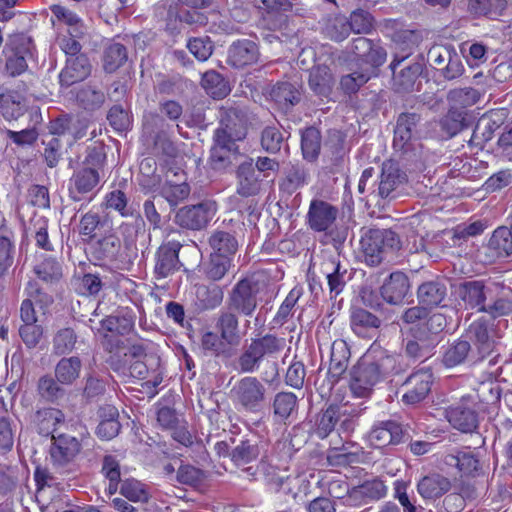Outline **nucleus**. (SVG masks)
<instances>
[{"mask_svg":"<svg viewBox=\"0 0 512 512\" xmlns=\"http://www.w3.org/2000/svg\"><path fill=\"white\" fill-rule=\"evenodd\" d=\"M308 181L307 170L299 164L291 165L285 171V177L280 183L281 190L292 194Z\"/></svg>","mask_w":512,"mask_h":512,"instance_id":"obj_57","label":"nucleus"},{"mask_svg":"<svg viewBox=\"0 0 512 512\" xmlns=\"http://www.w3.org/2000/svg\"><path fill=\"white\" fill-rule=\"evenodd\" d=\"M76 99L85 110L95 111L104 104L106 96L101 89L88 84L77 92Z\"/></svg>","mask_w":512,"mask_h":512,"instance_id":"obj_55","label":"nucleus"},{"mask_svg":"<svg viewBox=\"0 0 512 512\" xmlns=\"http://www.w3.org/2000/svg\"><path fill=\"white\" fill-rule=\"evenodd\" d=\"M499 287L495 290L486 305L485 312L491 318L496 319L512 314V288L504 284L494 282Z\"/></svg>","mask_w":512,"mask_h":512,"instance_id":"obj_36","label":"nucleus"},{"mask_svg":"<svg viewBox=\"0 0 512 512\" xmlns=\"http://www.w3.org/2000/svg\"><path fill=\"white\" fill-rule=\"evenodd\" d=\"M231 263L232 258L211 253L210 260L204 268L206 277L213 281L222 279L230 269Z\"/></svg>","mask_w":512,"mask_h":512,"instance_id":"obj_64","label":"nucleus"},{"mask_svg":"<svg viewBox=\"0 0 512 512\" xmlns=\"http://www.w3.org/2000/svg\"><path fill=\"white\" fill-rule=\"evenodd\" d=\"M129 217L131 220L122 222L119 227L126 249L134 247L138 237L143 236L146 231L145 221L138 211Z\"/></svg>","mask_w":512,"mask_h":512,"instance_id":"obj_48","label":"nucleus"},{"mask_svg":"<svg viewBox=\"0 0 512 512\" xmlns=\"http://www.w3.org/2000/svg\"><path fill=\"white\" fill-rule=\"evenodd\" d=\"M179 249L178 243H168L159 247L154 267L157 279L166 278L180 268Z\"/></svg>","mask_w":512,"mask_h":512,"instance_id":"obj_32","label":"nucleus"},{"mask_svg":"<svg viewBox=\"0 0 512 512\" xmlns=\"http://www.w3.org/2000/svg\"><path fill=\"white\" fill-rule=\"evenodd\" d=\"M146 356L144 346L135 344L130 346L122 356L119 354L111 355L108 363L113 371L123 376L142 380L148 374V367L144 362Z\"/></svg>","mask_w":512,"mask_h":512,"instance_id":"obj_6","label":"nucleus"},{"mask_svg":"<svg viewBox=\"0 0 512 512\" xmlns=\"http://www.w3.org/2000/svg\"><path fill=\"white\" fill-rule=\"evenodd\" d=\"M488 249L499 258H506L512 255V234L507 226L496 228L489 241Z\"/></svg>","mask_w":512,"mask_h":512,"instance_id":"obj_46","label":"nucleus"},{"mask_svg":"<svg viewBox=\"0 0 512 512\" xmlns=\"http://www.w3.org/2000/svg\"><path fill=\"white\" fill-rule=\"evenodd\" d=\"M91 258L99 265H113L123 262V244L114 228L89 244Z\"/></svg>","mask_w":512,"mask_h":512,"instance_id":"obj_11","label":"nucleus"},{"mask_svg":"<svg viewBox=\"0 0 512 512\" xmlns=\"http://www.w3.org/2000/svg\"><path fill=\"white\" fill-rule=\"evenodd\" d=\"M284 345L285 340L273 334L252 338L235 360V369L240 373L252 374L259 370L265 359L273 358L280 353Z\"/></svg>","mask_w":512,"mask_h":512,"instance_id":"obj_2","label":"nucleus"},{"mask_svg":"<svg viewBox=\"0 0 512 512\" xmlns=\"http://www.w3.org/2000/svg\"><path fill=\"white\" fill-rule=\"evenodd\" d=\"M52 441L50 455L53 466L60 472H65L67 471L65 468L80 452V442L77 438L66 434H53Z\"/></svg>","mask_w":512,"mask_h":512,"instance_id":"obj_19","label":"nucleus"},{"mask_svg":"<svg viewBox=\"0 0 512 512\" xmlns=\"http://www.w3.org/2000/svg\"><path fill=\"white\" fill-rule=\"evenodd\" d=\"M35 421L38 426L39 434L43 436H51L53 438V434L57 435L58 426L63 424L65 421V416L63 412L56 408H44L38 410L35 416Z\"/></svg>","mask_w":512,"mask_h":512,"instance_id":"obj_45","label":"nucleus"},{"mask_svg":"<svg viewBox=\"0 0 512 512\" xmlns=\"http://www.w3.org/2000/svg\"><path fill=\"white\" fill-rule=\"evenodd\" d=\"M387 58L386 50L378 44L372 43L371 49H368L363 56H360L355 62L360 70L372 75L376 68L383 65Z\"/></svg>","mask_w":512,"mask_h":512,"instance_id":"obj_53","label":"nucleus"},{"mask_svg":"<svg viewBox=\"0 0 512 512\" xmlns=\"http://www.w3.org/2000/svg\"><path fill=\"white\" fill-rule=\"evenodd\" d=\"M422 116L416 112H403L396 120L393 147L402 154L415 150V142L419 138Z\"/></svg>","mask_w":512,"mask_h":512,"instance_id":"obj_8","label":"nucleus"},{"mask_svg":"<svg viewBox=\"0 0 512 512\" xmlns=\"http://www.w3.org/2000/svg\"><path fill=\"white\" fill-rule=\"evenodd\" d=\"M77 342V335L74 329L65 327L59 329L53 337V353L56 355H65L72 352Z\"/></svg>","mask_w":512,"mask_h":512,"instance_id":"obj_61","label":"nucleus"},{"mask_svg":"<svg viewBox=\"0 0 512 512\" xmlns=\"http://www.w3.org/2000/svg\"><path fill=\"white\" fill-rule=\"evenodd\" d=\"M410 281L407 275L397 271L390 274L380 288L382 298L389 304L399 305L410 294Z\"/></svg>","mask_w":512,"mask_h":512,"instance_id":"obj_25","label":"nucleus"},{"mask_svg":"<svg viewBox=\"0 0 512 512\" xmlns=\"http://www.w3.org/2000/svg\"><path fill=\"white\" fill-rule=\"evenodd\" d=\"M438 125L441 136L450 139L468 126L467 112L449 108L448 112L439 120Z\"/></svg>","mask_w":512,"mask_h":512,"instance_id":"obj_44","label":"nucleus"},{"mask_svg":"<svg viewBox=\"0 0 512 512\" xmlns=\"http://www.w3.org/2000/svg\"><path fill=\"white\" fill-rule=\"evenodd\" d=\"M349 320L352 331L363 338L372 337L382 324L378 316L361 307L351 308Z\"/></svg>","mask_w":512,"mask_h":512,"instance_id":"obj_31","label":"nucleus"},{"mask_svg":"<svg viewBox=\"0 0 512 512\" xmlns=\"http://www.w3.org/2000/svg\"><path fill=\"white\" fill-rule=\"evenodd\" d=\"M408 436L403 425L395 420L379 421L369 432L368 439L375 448L398 445L405 442Z\"/></svg>","mask_w":512,"mask_h":512,"instance_id":"obj_18","label":"nucleus"},{"mask_svg":"<svg viewBox=\"0 0 512 512\" xmlns=\"http://www.w3.org/2000/svg\"><path fill=\"white\" fill-rule=\"evenodd\" d=\"M298 399L292 392H279L275 395L272 408L278 422H286L296 411Z\"/></svg>","mask_w":512,"mask_h":512,"instance_id":"obj_50","label":"nucleus"},{"mask_svg":"<svg viewBox=\"0 0 512 512\" xmlns=\"http://www.w3.org/2000/svg\"><path fill=\"white\" fill-rule=\"evenodd\" d=\"M444 462L450 467H456L466 476H475L480 468L479 460L470 451H459L456 454H447L444 458Z\"/></svg>","mask_w":512,"mask_h":512,"instance_id":"obj_47","label":"nucleus"},{"mask_svg":"<svg viewBox=\"0 0 512 512\" xmlns=\"http://www.w3.org/2000/svg\"><path fill=\"white\" fill-rule=\"evenodd\" d=\"M61 383L50 375H44L39 378L37 391L39 396L47 402H55L65 395V389Z\"/></svg>","mask_w":512,"mask_h":512,"instance_id":"obj_60","label":"nucleus"},{"mask_svg":"<svg viewBox=\"0 0 512 512\" xmlns=\"http://www.w3.org/2000/svg\"><path fill=\"white\" fill-rule=\"evenodd\" d=\"M472 349V356L480 362L491 356L495 350L496 342L491 335L488 321L483 317L474 320L462 334Z\"/></svg>","mask_w":512,"mask_h":512,"instance_id":"obj_12","label":"nucleus"},{"mask_svg":"<svg viewBox=\"0 0 512 512\" xmlns=\"http://www.w3.org/2000/svg\"><path fill=\"white\" fill-rule=\"evenodd\" d=\"M208 244L212 254H221L229 258H233L238 250V241L235 235L227 230H214L208 238Z\"/></svg>","mask_w":512,"mask_h":512,"instance_id":"obj_43","label":"nucleus"},{"mask_svg":"<svg viewBox=\"0 0 512 512\" xmlns=\"http://www.w3.org/2000/svg\"><path fill=\"white\" fill-rule=\"evenodd\" d=\"M350 32L351 26L345 16L335 15L326 20L324 33L331 40L341 42L349 36Z\"/></svg>","mask_w":512,"mask_h":512,"instance_id":"obj_59","label":"nucleus"},{"mask_svg":"<svg viewBox=\"0 0 512 512\" xmlns=\"http://www.w3.org/2000/svg\"><path fill=\"white\" fill-rule=\"evenodd\" d=\"M350 358V349L342 339L335 340L330 349V365L327 372L331 386L335 385L345 373Z\"/></svg>","mask_w":512,"mask_h":512,"instance_id":"obj_29","label":"nucleus"},{"mask_svg":"<svg viewBox=\"0 0 512 512\" xmlns=\"http://www.w3.org/2000/svg\"><path fill=\"white\" fill-rule=\"evenodd\" d=\"M452 489L451 480L438 472H431L421 477L416 483V490L426 503H434Z\"/></svg>","mask_w":512,"mask_h":512,"instance_id":"obj_22","label":"nucleus"},{"mask_svg":"<svg viewBox=\"0 0 512 512\" xmlns=\"http://www.w3.org/2000/svg\"><path fill=\"white\" fill-rule=\"evenodd\" d=\"M258 293L259 287L257 282L251 278H243L229 291L226 306L238 315L250 317L257 308Z\"/></svg>","mask_w":512,"mask_h":512,"instance_id":"obj_7","label":"nucleus"},{"mask_svg":"<svg viewBox=\"0 0 512 512\" xmlns=\"http://www.w3.org/2000/svg\"><path fill=\"white\" fill-rule=\"evenodd\" d=\"M321 149V134L315 127H309L302 132L301 150L303 158L307 161H315Z\"/></svg>","mask_w":512,"mask_h":512,"instance_id":"obj_54","label":"nucleus"},{"mask_svg":"<svg viewBox=\"0 0 512 512\" xmlns=\"http://www.w3.org/2000/svg\"><path fill=\"white\" fill-rule=\"evenodd\" d=\"M81 368L79 357H63L55 366V377L62 385H71L79 378Z\"/></svg>","mask_w":512,"mask_h":512,"instance_id":"obj_49","label":"nucleus"},{"mask_svg":"<svg viewBox=\"0 0 512 512\" xmlns=\"http://www.w3.org/2000/svg\"><path fill=\"white\" fill-rule=\"evenodd\" d=\"M270 97L283 112H288L301 100L298 86L290 82H279L270 91Z\"/></svg>","mask_w":512,"mask_h":512,"instance_id":"obj_39","label":"nucleus"},{"mask_svg":"<svg viewBox=\"0 0 512 512\" xmlns=\"http://www.w3.org/2000/svg\"><path fill=\"white\" fill-rule=\"evenodd\" d=\"M447 295V286L444 279H435L423 282L417 289L419 304L431 309L439 306Z\"/></svg>","mask_w":512,"mask_h":512,"instance_id":"obj_37","label":"nucleus"},{"mask_svg":"<svg viewBox=\"0 0 512 512\" xmlns=\"http://www.w3.org/2000/svg\"><path fill=\"white\" fill-rule=\"evenodd\" d=\"M35 275L44 283L57 284L63 277L62 266L56 258L40 255L33 267Z\"/></svg>","mask_w":512,"mask_h":512,"instance_id":"obj_42","label":"nucleus"},{"mask_svg":"<svg viewBox=\"0 0 512 512\" xmlns=\"http://www.w3.org/2000/svg\"><path fill=\"white\" fill-rule=\"evenodd\" d=\"M102 67L106 73H114L128 61L127 47L116 41H110L103 49Z\"/></svg>","mask_w":512,"mask_h":512,"instance_id":"obj_41","label":"nucleus"},{"mask_svg":"<svg viewBox=\"0 0 512 512\" xmlns=\"http://www.w3.org/2000/svg\"><path fill=\"white\" fill-rule=\"evenodd\" d=\"M23 96L14 90L0 86V113L6 120H16L24 114Z\"/></svg>","mask_w":512,"mask_h":512,"instance_id":"obj_40","label":"nucleus"},{"mask_svg":"<svg viewBox=\"0 0 512 512\" xmlns=\"http://www.w3.org/2000/svg\"><path fill=\"white\" fill-rule=\"evenodd\" d=\"M172 17L175 18V21H179V23L190 27H203L208 23V17L197 10L180 9L174 11L169 9L167 13L168 27L171 25Z\"/></svg>","mask_w":512,"mask_h":512,"instance_id":"obj_58","label":"nucleus"},{"mask_svg":"<svg viewBox=\"0 0 512 512\" xmlns=\"http://www.w3.org/2000/svg\"><path fill=\"white\" fill-rule=\"evenodd\" d=\"M235 399L245 412L258 413L266 400V388L254 376H246L239 380L233 389Z\"/></svg>","mask_w":512,"mask_h":512,"instance_id":"obj_9","label":"nucleus"},{"mask_svg":"<svg viewBox=\"0 0 512 512\" xmlns=\"http://www.w3.org/2000/svg\"><path fill=\"white\" fill-rule=\"evenodd\" d=\"M260 449L256 440L242 439L237 443L230 453L231 461L238 468H242L253 479L259 473L267 474L269 465L265 461H260L256 467L250 465L258 460Z\"/></svg>","mask_w":512,"mask_h":512,"instance_id":"obj_13","label":"nucleus"},{"mask_svg":"<svg viewBox=\"0 0 512 512\" xmlns=\"http://www.w3.org/2000/svg\"><path fill=\"white\" fill-rule=\"evenodd\" d=\"M338 212V208L332 204L324 200L313 199L310 202L306 215L308 227L314 232H324L328 235L336 249H338L347 238L346 228L338 229L334 227Z\"/></svg>","mask_w":512,"mask_h":512,"instance_id":"obj_4","label":"nucleus"},{"mask_svg":"<svg viewBox=\"0 0 512 512\" xmlns=\"http://www.w3.org/2000/svg\"><path fill=\"white\" fill-rule=\"evenodd\" d=\"M248 110L245 107L232 106L221 111L220 126L230 131L235 138L244 139L248 130Z\"/></svg>","mask_w":512,"mask_h":512,"instance_id":"obj_28","label":"nucleus"},{"mask_svg":"<svg viewBox=\"0 0 512 512\" xmlns=\"http://www.w3.org/2000/svg\"><path fill=\"white\" fill-rule=\"evenodd\" d=\"M442 363L446 368H453L463 363L475 365L480 363V361L476 356H472L471 347L461 335L459 339L448 345L443 353Z\"/></svg>","mask_w":512,"mask_h":512,"instance_id":"obj_33","label":"nucleus"},{"mask_svg":"<svg viewBox=\"0 0 512 512\" xmlns=\"http://www.w3.org/2000/svg\"><path fill=\"white\" fill-rule=\"evenodd\" d=\"M309 87L319 97H330L333 86L334 77L331 73L327 61L314 66L309 75Z\"/></svg>","mask_w":512,"mask_h":512,"instance_id":"obj_38","label":"nucleus"},{"mask_svg":"<svg viewBox=\"0 0 512 512\" xmlns=\"http://www.w3.org/2000/svg\"><path fill=\"white\" fill-rule=\"evenodd\" d=\"M89 122L86 118L75 115H63L50 122L52 135L67 137L66 143L73 145L87 134Z\"/></svg>","mask_w":512,"mask_h":512,"instance_id":"obj_21","label":"nucleus"},{"mask_svg":"<svg viewBox=\"0 0 512 512\" xmlns=\"http://www.w3.org/2000/svg\"><path fill=\"white\" fill-rule=\"evenodd\" d=\"M112 228L113 226L108 220L102 218L97 212L93 211L83 214L78 225L79 234L88 244Z\"/></svg>","mask_w":512,"mask_h":512,"instance_id":"obj_34","label":"nucleus"},{"mask_svg":"<svg viewBox=\"0 0 512 512\" xmlns=\"http://www.w3.org/2000/svg\"><path fill=\"white\" fill-rule=\"evenodd\" d=\"M236 192L242 197H252L261 190L260 174L256 171L252 159L241 163L236 170Z\"/></svg>","mask_w":512,"mask_h":512,"instance_id":"obj_27","label":"nucleus"},{"mask_svg":"<svg viewBox=\"0 0 512 512\" xmlns=\"http://www.w3.org/2000/svg\"><path fill=\"white\" fill-rule=\"evenodd\" d=\"M100 176L95 167H82L72 174L68 183L69 198L75 202L91 201Z\"/></svg>","mask_w":512,"mask_h":512,"instance_id":"obj_16","label":"nucleus"},{"mask_svg":"<svg viewBox=\"0 0 512 512\" xmlns=\"http://www.w3.org/2000/svg\"><path fill=\"white\" fill-rule=\"evenodd\" d=\"M480 99L478 90L471 87L451 89L447 93V101L449 108L464 110L467 107L473 106Z\"/></svg>","mask_w":512,"mask_h":512,"instance_id":"obj_51","label":"nucleus"},{"mask_svg":"<svg viewBox=\"0 0 512 512\" xmlns=\"http://www.w3.org/2000/svg\"><path fill=\"white\" fill-rule=\"evenodd\" d=\"M360 244L366 264L372 267L379 265L388 254L398 251L402 245L396 232L379 228L366 230Z\"/></svg>","mask_w":512,"mask_h":512,"instance_id":"obj_3","label":"nucleus"},{"mask_svg":"<svg viewBox=\"0 0 512 512\" xmlns=\"http://www.w3.org/2000/svg\"><path fill=\"white\" fill-rule=\"evenodd\" d=\"M16 254L12 233L0 234V280L8 275Z\"/></svg>","mask_w":512,"mask_h":512,"instance_id":"obj_56","label":"nucleus"},{"mask_svg":"<svg viewBox=\"0 0 512 512\" xmlns=\"http://www.w3.org/2000/svg\"><path fill=\"white\" fill-rule=\"evenodd\" d=\"M433 374L429 369H421L406 378L400 389L403 391L402 402L415 405L422 402L430 393Z\"/></svg>","mask_w":512,"mask_h":512,"instance_id":"obj_17","label":"nucleus"},{"mask_svg":"<svg viewBox=\"0 0 512 512\" xmlns=\"http://www.w3.org/2000/svg\"><path fill=\"white\" fill-rule=\"evenodd\" d=\"M405 56H395L390 64L393 72L394 86L398 91L409 92L414 89V85L422 74L424 66L421 62L416 61L403 68L399 73H396V67L405 59Z\"/></svg>","mask_w":512,"mask_h":512,"instance_id":"obj_30","label":"nucleus"},{"mask_svg":"<svg viewBox=\"0 0 512 512\" xmlns=\"http://www.w3.org/2000/svg\"><path fill=\"white\" fill-rule=\"evenodd\" d=\"M215 327L224 343L237 346L241 341L239 320L237 313L229 310H221L216 318Z\"/></svg>","mask_w":512,"mask_h":512,"instance_id":"obj_35","label":"nucleus"},{"mask_svg":"<svg viewBox=\"0 0 512 512\" xmlns=\"http://www.w3.org/2000/svg\"><path fill=\"white\" fill-rule=\"evenodd\" d=\"M201 84L205 91L215 99L224 98L230 92L227 81L215 70L205 72Z\"/></svg>","mask_w":512,"mask_h":512,"instance_id":"obj_52","label":"nucleus"},{"mask_svg":"<svg viewBox=\"0 0 512 512\" xmlns=\"http://www.w3.org/2000/svg\"><path fill=\"white\" fill-rule=\"evenodd\" d=\"M498 287L494 282L486 284L483 280H470L459 283L455 293L466 309L484 313L487 299Z\"/></svg>","mask_w":512,"mask_h":512,"instance_id":"obj_10","label":"nucleus"},{"mask_svg":"<svg viewBox=\"0 0 512 512\" xmlns=\"http://www.w3.org/2000/svg\"><path fill=\"white\" fill-rule=\"evenodd\" d=\"M92 71V65L86 54L67 57L65 67L59 74V83L62 87H70L85 80Z\"/></svg>","mask_w":512,"mask_h":512,"instance_id":"obj_24","label":"nucleus"},{"mask_svg":"<svg viewBox=\"0 0 512 512\" xmlns=\"http://www.w3.org/2000/svg\"><path fill=\"white\" fill-rule=\"evenodd\" d=\"M18 430L17 421L10 416L0 417V454L12 450Z\"/></svg>","mask_w":512,"mask_h":512,"instance_id":"obj_62","label":"nucleus"},{"mask_svg":"<svg viewBox=\"0 0 512 512\" xmlns=\"http://www.w3.org/2000/svg\"><path fill=\"white\" fill-rule=\"evenodd\" d=\"M269 10L264 21L271 30L280 29L286 23V17L279 12H293L296 15H304L306 6L301 0H264Z\"/></svg>","mask_w":512,"mask_h":512,"instance_id":"obj_23","label":"nucleus"},{"mask_svg":"<svg viewBox=\"0 0 512 512\" xmlns=\"http://www.w3.org/2000/svg\"><path fill=\"white\" fill-rule=\"evenodd\" d=\"M408 178L394 161H385L377 181V188L371 195L381 200L392 201L406 194Z\"/></svg>","mask_w":512,"mask_h":512,"instance_id":"obj_5","label":"nucleus"},{"mask_svg":"<svg viewBox=\"0 0 512 512\" xmlns=\"http://www.w3.org/2000/svg\"><path fill=\"white\" fill-rule=\"evenodd\" d=\"M439 342V336H429L425 329L417 328L404 340L403 349L407 358L414 362L423 361L433 355Z\"/></svg>","mask_w":512,"mask_h":512,"instance_id":"obj_20","label":"nucleus"},{"mask_svg":"<svg viewBox=\"0 0 512 512\" xmlns=\"http://www.w3.org/2000/svg\"><path fill=\"white\" fill-rule=\"evenodd\" d=\"M403 356L373 343L350 372L349 387L359 398L369 397L375 385L406 371Z\"/></svg>","mask_w":512,"mask_h":512,"instance_id":"obj_1","label":"nucleus"},{"mask_svg":"<svg viewBox=\"0 0 512 512\" xmlns=\"http://www.w3.org/2000/svg\"><path fill=\"white\" fill-rule=\"evenodd\" d=\"M217 212L214 201H203L196 205L184 206L175 215V223L182 228L201 230L205 228Z\"/></svg>","mask_w":512,"mask_h":512,"instance_id":"obj_14","label":"nucleus"},{"mask_svg":"<svg viewBox=\"0 0 512 512\" xmlns=\"http://www.w3.org/2000/svg\"><path fill=\"white\" fill-rule=\"evenodd\" d=\"M445 413L448 422L463 433H472L478 427V413L471 395L463 396L458 403L448 407Z\"/></svg>","mask_w":512,"mask_h":512,"instance_id":"obj_15","label":"nucleus"},{"mask_svg":"<svg viewBox=\"0 0 512 512\" xmlns=\"http://www.w3.org/2000/svg\"><path fill=\"white\" fill-rule=\"evenodd\" d=\"M260 53L258 45L250 39H239L234 41L228 49V63L235 68L255 64Z\"/></svg>","mask_w":512,"mask_h":512,"instance_id":"obj_26","label":"nucleus"},{"mask_svg":"<svg viewBox=\"0 0 512 512\" xmlns=\"http://www.w3.org/2000/svg\"><path fill=\"white\" fill-rule=\"evenodd\" d=\"M105 207L118 212L124 218H128L137 211L128 204L126 194L119 189L113 190L105 196Z\"/></svg>","mask_w":512,"mask_h":512,"instance_id":"obj_63","label":"nucleus"}]
</instances>
